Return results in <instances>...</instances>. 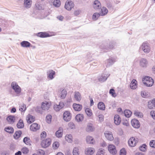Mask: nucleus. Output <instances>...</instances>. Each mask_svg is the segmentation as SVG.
<instances>
[{
	"label": "nucleus",
	"mask_w": 155,
	"mask_h": 155,
	"mask_svg": "<svg viewBox=\"0 0 155 155\" xmlns=\"http://www.w3.org/2000/svg\"><path fill=\"white\" fill-rule=\"evenodd\" d=\"M143 84L147 87L152 86L154 83L153 79L150 77L145 76L143 79Z\"/></svg>",
	"instance_id": "7ed1b4c3"
},
{
	"label": "nucleus",
	"mask_w": 155,
	"mask_h": 155,
	"mask_svg": "<svg viewBox=\"0 0 155 155\" xmlns=\"http://www.w3.org/2000/svg\"><path fill=\"white\" fill-rule=\"evenodd\" d=\"M106 138L108 140L112 141L114 140V137L112 134L111 132L109 131L105 132L104 133Z\"/></svg>",
	"instance_id": "f3484780"
},
{
	"label": "nucleus",
	"mask_w": 155,
	"mask_h": 155,
	"mask_svg": "<svg viewBox=\"0 0 155 155\" xmlns=\"http://www.w3.org/2000/svg\"><path fill=\"white\" fill-rule=\"evenodd\" d=\"M110 74L107 72H104L98 77V80L100 82L105 81L110 76Z\"/></svg>",
	"instance_id": "20e7f679"
},
{
	"label": "nucleus",
	"mask_w": 155,
	"mask_h": 155,
	"mask_svg": "<svg viewBox=\"0 0 155 155\" xmlns=\"http://www.w3.org/2000/svg\"><path fill=\"white\" fill-rule=\"evenodd\" d=\"M85 112L87 116L88 117H91L92 115V111L90 108H86L85 109Z\"/></svg>",
	"instance_id": "c03bdc74"
},
{
	"label": "nucleus",
	"mask_w": 155,
	"mask_h": 155,
	"mask_svg": "<svg viewBox=\"0 0 155 155\" xmlns=\"http://www.w3.org/2000/svg\"><path fill=\"white\" fill-rule=\"evenodd\" d=\"M48 77L51 80H52L54 78V76L55 74V72L54 71L51 70L48 71L47 72Z\"/></svg>",
	"instance_id": "bb28decb"
},
{
	"label": "nucleus",
	"mask_w": 155,
	"mask_h": 155,
	"mask_svg": "<svg viewBox=\"0 0 155 155\" xmlns=\"http://www.w3.org/2000/svg\"><path fill=\"white\" fill-rule=\"evenodd\" d=\"M140 49H141L144 53H148L150 52V48L149 44L146 42H143L140 47Z\"/></svg>",
	"instance_id": "39448f33"
},
{
	"label": "nucleus",
	"mask_w": 155,
	"mask_h": 155,
	"mask_svg": "<svg viewBox=\"0 0 155 155\" xmlns=\"http://www.w3.org/2000/svg\"><path fill=\"white\" fill-rule=\"evenodd\" d=\"M134 114L138 117L142 118L143 116L142 113L138 110L135 111L134 112Z\"/></svg>",
	"instance_id": "37998d69"
},
{
	"label": "nucleus",
	"mask_w": 155,
	"mask_h": 155,
	"mask_svg": "<svg viewBox=\"0 0 155 155\" xmlns=\"http://www.w3.org/2000/svg\"><path fill=\"white\" fill-rule=\"evenodd\" d=\"M52 119V116L50 115H47L46 117V120L47 123L50 124L51 123Z\"/></svg>",
	"instance_id": "6e6d98bb"
},
{
	"label": "nucleus",
	"mask_w": 155,
	"mask_h": 155,
	"mask_svg": "<svg viewBox=\"0 0 155 155\" xmlns=\"http://www.w3.org/2000/svg\"><path fill=\"white\" fill-rule=\"evenodd\" d=\"M109 93L113 97H115L117 96V94L115 93V90L113 88H111L110 90Z\"/></svg>",
	"instance_id": "864d4df0"
},
{
	"label": "nucleus",
	"mask_w": 155,
	"mask_h": 155,
	"mask_svg": "<svg viewBox=\"0 0 155 155\" xmlns=\"http://www.w3.org/2000/svg\"><path fill=\"white\" fill-rule=\"evenodd\" d=\"M24 125L23 120L21 119H20L17 124V127L19 129H21L24 127Z\"/></svg>",
	"instance_id": "473e14b6"
},
{
	"label": "nucleus",
	"mask_w": 155,
	"mask_h": 155,
	"mask_svg": "<svg viewBox=\"0 0 155 155\" xmlns=\"http://www.w3.org/2000/svg\"><path fill=\"white\" fill-rule=\"evenodd\" d=\"M51 140L50 138L42 140L41 143V145L42 147L46 148L48 147L51 144Z\"/></svg>",
	"instance_id": "6e6552de"
},
{
	"label": "nucleus",
	"mask_w": 155,
	"mask_h": 155,
	"mask_svg": "<svg viewBox=\"0 0 155 155\" xmlns=\"http://www.w3.org/2000/svg\"><path fill=\"white\" fill-rule=\"evenodd\" d=\"M42 110L41 107L39 106L36 107L35 109V110L36 112L38 113H40L41 114H43V111Z\"/></svg>",
	"instance_id": "49530a36"
},
{
	"label": "nucleus",
	"mask_w": 155,
	"mask_h": 155,
	"mask_svg": "<svg viewBox=\"0 0 155 155\" xmlns=\"http://www.w3.org/2000/svg\"><path fill=\"white\" fill-rule=\"evenodd\" d=\"M114 47V45L112 42H110L109 46H108L106 42H104L99 46L100 48L101 49V51L102 52H107Z\"/></svg>",
	"instance_id": "f03ea898"
},
{
	"label": "nucleus",
	"mask_w": 155,
	"mask_h": 155,
	"mask_svg": "<svg viewBox=\"0 0 155 155\" xmlns=\"http://www.w3.org/2000/svg\"><path fill=\"white\" fill-rule=\"evenodd\" d=\"M137 81L135 79H133L130 85V88L133 89H136L137 87Z\"/></svg>",
	"instance_id": "a878e982"
},
{
	"label": "nucleus",
	"mask_w": 155,
	"mask_h": 155,
	"mask_svg": "<svg viewBox=\"0 0 155 155\" xmlns=\"http://www.w3.org/2000/svg\"><path fill=\"white\" fill-rule=\"evenodd\" d=\"M146 145L144 143L139 147L140 150L143 152H145L146 150Z\"/></svg>",
	"instance_id": "3c124183"
},
{
	"label": "nucleus",
	"mask_w": 155,
	"mask_h": 155,
	"mask_svg": "<svg viewBox=\"0 0 155 155\" xmlns=\"http://www.w3.org/2000/svg\"><path fill=\"white\" fill-rule=\"evenodd\" d=\"M141 94L142 97L144 98H147L149 96L148 92L145 91H141Z\"/></svg>",
	"instance_id": "8fccbe9b"
},
{
	"label": "nucleus",
	"mask_w": 155,
	"mask_h": 155,
	"mask_svg": "<svg viewBox=\"0 0 155 155\" xmlns=\"http://www.w3.org/2000/svg\"><path fill=\"white\" fill-rule=\"evenodd\" d=\"M98 117L100 122H102L103 121L104 116L103 115L100 114L98 115Z\"/></svg>",
	"instance_id": "774afa93"
},
{
	"label": "nucleus",
	"mask_w": 155,
	"mask_h": 155,
	"mask_svg": "<svg viewBox=\"0 0 155 155\" xmlns=\"http://www.w3.org/2000/svg\"><path fill=\"white\" fill-rule=\"evenodd\" d=\"M94 129V128L93 126V124L91 123H88L86 129V131L88 132H91L93 131Z\"/></svg>",
	"instance_id": "5701e85b"
},
{
	"label": "nucleus",
	"mask_w": 155,
	"mask_h": 155,
	"mask_svg": "<svg viewBox=\"0 0 155 155\" xmlns=\"http://www.w3.org/2000/svg\"><path fill=\"white\" fill-rule=\"evenodd\" d=\"M94 149L91 147H89L86 149L85 151V154L87 155H91L94 153Z\"/></svg>",
	"instance_id": "aec40b11"
},
{
	"label": "nucleus",
	"mask_w": 155,
	"mask_h": 155,
	"mask_svg": "<svg viewBox=\"0 0 155 155\" xmlns=\"http://www.w3.org/2000/svg\"><path fill=\"white\" fill-rule=\"evenodd\" d=\"M73 155H79V149L78 147H74L73 151Z\"/></svg>",
	"instance_id": "603ef678"
},
{
	"label": "nucleus",
	"mask_w": 155,
	"mask_h": 155,
	"mask_svg": "<svg viewBox=\"0 0 155 155\" xmlns=\"http://www.w3.org/2000/svg\"><path fill=\"white\" fill-rule=\"evenodd\" d=\"M84 119V115L83 114H79L76 115L75 120L78 122L82 121Z\"/></svg>",
	"instance_id": "7c9ffc66"
},
{
	"label": "nucleus",
	"mask_w": 155,
	"mask_h": 155,
	"mask_svg": "<svg viewBox=\"0 0 155 155\" xmlns=\"http://www.w3.org/2000/svg\"><path fill=\"white\" fill-rule=\"evenodd\" d=\"M20 44L22 47L28 48L30 47L31 44L30 42L27 41H23L21 42Z\"/></svg>",
	"instance_id": "c85d7f7f"
},
{
	"label": "nucleus",
	"mask_w": 155,
	"mask_h": 155,
	"mask_svg": "<svg viewBox=\"0 0 155 155\" xmlns=\"http://www.w3.org/2000/svg\"><path fill=\"white\" fill-rule=\"evenodd\" d=\"M64 120L66 122L69 121L71 118L70 113L68 111H66L63 114V117Z\"/></svg>",
	"instance_id": "9d476101"
},
{
	"label": "nucleus",
	"mask_w": 155,
	"mask_h": 155,
	"mask_svg": "<svg viewBox=\"0 0 155 155\" xmlns=\"http://www.w3.org/2000/svg\"><path fill=\"white\" fill-rule=\"evenodd\" d=\"M150 147L155 148V140H151L150 142Z\"/></svg>",
	"instance_id": "680f3d73"
},
{
	"label": "nucleus",
	"mask_w": 155,
	"mask_h": 155,
	"mask_svg": "<svg viewBox=\"0 0 155 155\" xmlns=\"http://www.w3.org/2000/svg\"><path fill=\"white\" fill-rule=\"evenodd\" d=\"M74 4L73 2L71 1H67L64 6L65 8L68 11L71 10L73 8Z\"/></svg>",
	"instance_id": "1a4fd4ad"
},
{
	"label": "nucleus",
	"mask_w": 155,
	"mask_h": 155,
	"mask_svg": "<svg viewBox=\"0 0 155 155\" xmlns=\"http://www.w3.org/2000/svg\"><path fill=\"white\" fill-rule=\"evenodd\" d=\"M67 92L65 90H63L60 94V97L62 99H64L66 96Z\"/></svg>",
	"instance_id": "ea45409f"
},
{
	"label": "nucleus",
	"mask_w": 155,
	"mask_h": 155,
	"mask_svg": "<svg viewBox=\"0 0 155 155\" xmlns=\"http://www.w3.org/2000/svg\"><path fill=\"white\" fill-rule=\"evenodd\" d=\"M138 141V139L137 138L134 137H131L128 141V144L131 147H134L135 146Z\"/></svg>",
	"instance_id": "0eeeda50"
},
{
	"label": "nucleus",
	"mask_w": 155,
	"mask_h": 155,
	"mask_svg": "<svg viewBox=\"0 0 155 155\" xmlns=\"http://www.w3.org/2000/svg\"><path fill=\"white\" fill-rule=\"evenodd\" d=\"M132 125L135 128H138L140 126V124L139 121L136 119H132L131 122Z\"/></svg>",
	"instance_id": "f8f14e48"
},
{
	"label": "nucleus",
	"mask_w": 155,
	"mask_h": 155,
	"mask_svg": "<svg viewBox=\"0 0 155 155\" xmlns=\"http://www.w3.org/2000/svg\"><path fill=\"white\" fill-rule=\"evenodd\" d=\"M74 98L77 101H79L81 100V94L78 92H76L74 93Z\"/></svg>",
	"instance_id": "a19ab883"
},
{
	"label": "nucleus",
	"mask_w": 155,
	"mask_h": 155,
	"mask_svg": "<svg viewBox=\"0 0 155 155\" xmlns=\"http://www.w3.org/2000/svg\"><path fill=\"white\" fill-rule=\"evenodd\" d=\"M40 128V126L36 123H34L32 124L30 126V130L33 131H36Z\"/></svg>",
	"instance_id": "dca6fc26"
},
{
	"label": "nucleus",
	"mask_w": 155,
	"mask_h": 155,
	"mask_svg": "<svg viewBox=\"0 0 155 155\" xmlns=\"http://www.w3.org/2000/svg\"><path fill=\"white\" fill-rule=\"evenodd\" d=\"M86 141L87 143L89 144H93L94 141L93 138L92 137L89 136L87 137Z\"/></svg>",
	"instance_id": "2f4dec72"
},
{
	"label": "nucleus",
	"mask_w": 155,
	"mask_h": 155,
	"mask_svg": "<svg viewBox=\"0 0 155 155\" xmlns=\"http://www.w3.org/2000/svg\"><path fill=\"white\" fill-rule=\"evenodd\" d=\"M150 115L152 118L155 120V111L151 110L150 112Z\"/></svg>",
	"instance_id": "338daca9"
},
{
	"label": "nucleus",
	"mask_w": 155,
	"mask_h": 155,
	"mask_svg": "<svg viewBox=\"0 0 155 155\" xmlns=\"http://www.w3.org/2000/svg\"><path fill=\"white\" fill-rule=\"evenodd\" d=\"M120 155H126V152L124 148H122L120 151Z\"/></svg>",
	"instance_id": "e2e57ef3"
},
{
	"label": "nucleus",
	"mask_w": 155,
	"mask_h": 155,
	"mask_svg": "<svg viewBox=\"0 0 155 155\" xmlns=\"http://www.w3.org/2000/svg\"><path fill=\"white\" fill-rule=\"evenodd\" d=\"M91 54L90 52H88L86 56V58L87 59L88 61L90 62L92 61V60L91 59Z\"/></svg>",
	"instance_id": "bf43d9fd"
},
{
	"label": "nucleus",
	"mask_w": 155,
	"mask_h": 155,
	"mask_svg": "<svg viewBox=\"0 0 155 155\" xmlns=\"http://www.w3.org/2000/svg\"><path fill=\"white\" fill-rule=\"evenodd\" d=\"M37 153L38 155H44L45 154V152L42 150L39 149L37 150Z\"/></svg>",
	"instance_id": "052dcab7"
},
{
	"label": "nucleus",
	"mask_w": 155,
	"mask_h": 155,
	"mask_svg": "<svg viewBox=\"0 0 155 155\" xmlns=\"http://www.w3.org/2000/svg\"><path fill=\"white\" fill-rule=\"evenodd\" d=\"M5 130L9 134H12L14 132V129L12 127H8L5 128Z\"/></svg>",
	"instance_id": "e433bc0d"
},
{
	"label": "nucleus",
	"mask_w": 155,
	"mask_h": 155,
	"mask_svg": "<svg viewBox=\"0 0 155 155\" xmlns=\"http://www.w3.org/2000/svg\"><path fill=\"white\" fill-rule=\"evenodd\" d=\"M6 120L10 124L13 123L15 121V117L13 115H9L8 116Z\"/></svg>",
	"instance_id": "b1692460"
},
{
	"label": "nucleus",
	"mask_w": 155,
	"mask_h": 155,
	"mask_svg": "<svg viewBox=\"0 0 155 155\" xmlns=\"http://www.w3.org/2000/svg\"><path fill=\"white\" fill-rule=\"evenodd\" d=\"M26 120L28 123L30 124L34 121L35 120V118L31 115L29 114L27 116Z\"/></svg>",
	"instance_id": "412c9836"
},
{
	"label": "nucleus",
	"mask_w": 155,
	"mask_h": 155,
	"mask_svg": "<svg viewBox=\"0 0 155 155\" xmlns=\"http://www.w3.org/2000/svg\"><path fill=\"white\" fill-rule=\"evenodd\" d=\"M140 65L142 68H146L147 65L148 61L144 58L141 59L140 61Z\"/></svg>",
	"instance_id": "4468645a"
},
{
	"label": "nucleus",
	"mask_w": 155,
	"mask_h": 155,
	"mask_svg": "<svg viewBox=\"0 0 155 155\" xmlns=\"http://www.w3.org/2000/svg\"><path fill=\"white\" fill-rule=\"evenodd\" d=\"M64 105L63 102H60L58 105H54V108L56 111H58L62 108Z\"/></svg>",
	"instance_id": "a211bd4d"
},
{
	"label": "nucleus",
	"mask_w": 155,
	"mask_h": 155,
	"mask_svg": "<svg viewBox=\"0 0 155 155\" xmlns=\"http://www.w3.org/2000/svg\"><path fill=\"white\" fill-rule=\"evenodd\" d=\"M93 6L95 9H98L101 8V4L99 1L95 0L94 2Z\"/></svg>",
	"instance_id": "cd10ccee"
},
{
	"label": "nucleus",
	"mask_w": 155,
	"mask_h": 155,
	"mask_svg": "<svg viewBox=\"0 0 155 155\" xmlns=\"http://www.w3.org/2000/svg\"><path fill=\"white\" fill-rule=\"evenodd\" d=\"M50 104L48 102L45 101L42 103L41 107L43 110H48L49 108Z\"/></svg>",
	"instance_id": "ddd939ff"
},
{
	"label": "nucleus",
	"mask_w": 155,
	"mask_h": 155,
	"mask_svg": "<svg viewBox=\"0 0 155 155\" xmlns=\"http://www.w3.org/2000/svg\"><path fill=\"white\" fill-rule=\"evenodd\" d=\"M63 129L62 128L60 127L58 130H57L55 133V135L58 138L61 137L63 134Z\"/></svg>",
	"instance_id": "c756f323"
},
{
	"label": "nucleus",
	"mask_w": 155,
	"mask_h": 155,
	"mask_svg": "<svg viewBox=\"0 0 155 155\" xmlns=\"http://www.w3.org/2000/svg\"><path fill=\"white\" fill-rule=\"evenodd\" d=\"M23 142L26 145L30 146L31 145V141L30 138L27 137H25L23 140Z\"/></svg>",
	"instance_id": "c9c22d12"
},
{
	"label": "nucleus",
	"mask_w": 155,
	"mask_h": 155,
	"mask_svg": "<svg viewBox=\"0 0 155 155\" xmlns=\"http://www.w3.org/2000/svg\"><path fill=\"white\" fill-rule=\"evenodd\" d=\"M97 107L99 109L101 110H104L105 108V105L102 102H100L98 103Z\"/></svg>",
	"instance_id": "f704fd0d"
},
{
	"label": "nucleus",
	"mask_w": 155,
	"mask_h": 155,
	"mask_svg": "<svg viewBox=\"0 0 155 155\" xmlns=\"http://www.w3.org/2000/svg\"><path fill=\"white\" fill-rule=\"evenodd\" d=\"M36 35L39 37L41 38H45L50 37L51 36L48 33L46 32H41L36 34Z\"/></svg>",
	"instance_id": "9b49d317"
},
{
	"label": "nucleus",
	"mask_w": 155,
	"mask_h": 155,
	"mask_svg": "<svg viewBox=\"0 0 155 155\" xmlns=\"http://www.w3.org/2000/svg\"><path fill=\"white\" fill-rule=\"evenodd\" d=\"M117 58L116 57H111L107 59L106 61L107 67H109L112 65L116 61Z\"/></svg>",
	"instance_id": "423d86ee"
},
{
	"label": "nucleus",
	"mask_w": 155,
	"mask_h": 155,
	"mask_svg": "<svg viewBox=\"0 0 155 155\" xmlns=\"http://www.w3.org/2000/svg\"><path fill=\"white\" fill-rule=\"evenodd\" d=\"M101 16H104L108 12V10L107 8L104 7H103L101 9Z\"/></svg>",
	"instance_id": "de8ad7c7"
},
{
	"label": "nucleus",
	"mask_w": 155,
	"mask_h": 155,
	"mask_svg": "<svg viewBox=\"0 0 155 155\" xmlns=\"http://www.w3.org/2000/svg\"><path fill=\"white\" fill-rule=\"evenodd\" d=\"M108 150L110 152L113 154H115L117 153L116 147L113 145L110 144L108 146Z\"/></svg>",
	"instance_id": "2eb2a0df"
},
{
	"label": "nucleus",
	"mask_w": 155,
	"mask_h": 155,
	"mask_svg": "<svg viewBox=\"0 0 155 155\" xmlns=\"http://www.w3.org/2000/svg\"><path fill=\"white\" fill-rule=\"evenodd\" d=\"M72 136L71 134H67L65 137V139L69 143H71L72 141Z\"/></svg>",
	"instance_id": "58836bf2"
},
{
	"label": "nucleus",
	"mask_w": 155,
	"mask_h": 155,
	"mask_svg": "<svg viewBox=\"0 0 155 155\" xmlns=\"http://www.w3.org/2000/svg\"><path fill=\"white\" fill-rule=\"evenodd\" d=\"M100 16V14L99 13H95L93 15L92 18L93 20H96L98 19Z\"/></svg>",
	"instance_id": "5fc2aeb1"
},
{
	"label": "nucleus",
	"mask_w": 155,
	"mask_h": 155,
	"mask_svg": "<svg viewBox=\"0 0 155 155\" xmlns=\"http://www.w3.org/2000/svg\"><path fill=\"white\" fill-rule=\"evenodd\" d=\"M24 4L26 8H29L31 6V0H24Z\"/></svg>",
	"instance_id": "79ce46f5"
},
{
	"label": "nucleus",
	"mask_w": 155,
	"mask_h": 155,
	"mask_svg": "<svg viewBox=\"0 0 155 155\" xmlns=\"http://www.w3.org/2000/svg\"><path fill=\"white\" fill-rule=\"evenodd\" d=\"M132 114L131 111L129 110H126L124 111V115L128 118L130 117L131 116Z\"/></svg>",
	"instance_id": "4c0bfd02"
},
{
	"label": "nucleus",
	"mask_w": 155,
	"mask_h": 155,
	"mask_svg": "<svg viewBox=\"0 0 155 155\" xmlns=\"http://www.w3.org/2000/svg\"><path fill=\"white\" fill-rule=\"evenodd\" d=\"M59 143L58 142L56 141L53 144V148L56 149L58 148L59 146Z\"/></svg>",
	"instance_id": "4d7b16f0"
},
{
	"label": "nucleus",
	"mask_w": 155,
	"mask_h": 155,
	"mask_svg": "<svg viewBox=\"0 0 155 155\" xmlns=\"http://www.w3.org/2000/svg\"><path fill=\"white\" fill-rule=\"evenodd\" d=\"M73 107L74 110L77 111H80L82 108L81 104L74 103L73 105Z\"/></svg>",
	"instance_id": "393cba45"
},
{
	"label": "nucleus",
	"mask_w": 155,
	"mask_h": 155,
	"mask_svg": "<svg viewBox=\"0 0 155 155\" xmlns=\"http://www.w3.org/2000/svg\"><path fill=\"white\" fill-rule=\"evenodd\" d=\"M22 132L21 130L16 131L14 134L13 136L15 139H18L21 136Z\"/></svg>",
	"instance_id": "72a5a7b5"
},
{
	"label": "nucleus",
	"mask_w": 155,
	"mask_h": 155,
	"mask_svg": "<svg viewBox=\"0 0 155 155\" xmlns=\"http://www.w3.org/2000/svg\"><path fill=\"white\" fill-rule=\"evenodd\" d=\"M11 87L12 89L14 91L16 94L12 90L9 91L10 93L12 94L13 97L19 96V94L21 92V89L18 86L17 83L15 82H12L11 84Z\"/></svg>",
	"instance_id": "f257e3e1"
},
{
	"label": "nucleus",
	"mask_w": 155,
	"mask_h": 155,
	"mask_svg": "<svg viewBox=\"0 0 155 155\" xmlns=\"http://www.w3.org/2000/svg\"><path fill=\"white\" fill-rule=\"evenodd\" d=\"M68 125L69 127L72 129L75 128V125L73 122H70L68 124Z\"/></svg>",
	"instance_id": "0e129e2a"
},
{
	"label": "nucleus",
	"mask_w": 155,
	"mask_h": 155,
	"mask_svg": "<svg viewBox=\"0 0 155 155\" xmlns=\"http://www.w3.org/2000/svg\"><path fill=\"white\" fill-rule=\"evenodd\" d=\"M104 151L102 150H99L98 151L96 155H104Z\"/></svg>",
	"instance_id": "69168bd1"
},
{
	"label": "nucleus",
	"mask_w": 155,
	"mask_h": 155,
	"mask_svg": "<svg viewBox=\"0 0 155 155\" xmlns=\"http://www.w3.org/2000/svg\"><path fill=\"white\" fill-rule=\"evenodd\" d=\"M61 4L60 0H55L53 2V5L56 7H59Z\"/></svg>",
	"instance_id": "09e8293b"
},
{
	"label": "nucleus",
	"mask_w": 155,
	"mask_h": 155,
	"mask_svg": "<svg viewBox=\"0 0 155 155\" xmlns=\"http://www.w3.org/2000/svg\"><path fill=\"white\" fill-rule=\"evenodd\" d=\"M21 150L22 153L24 154H27L29 151L28 149L26 147H23Z\"/></svg>",
	"instance_id": "13d9d810"
},
{
	"label": "nucleus",
	"mask_w": 155,
	"mask_h": 155,
	"mask_svg": "<svg viewBox=\"0 0 155 155\" xmlns=\"http://www.w3.org/2000/svg\"><path fill=\"white\" fill-rule=\"evenodd\" d=\"M147 107L150 109H154L155 107V99H153L151 101L148 102Z\"/></svg>",
	"instance_id": "4be33fe9"
},
{
	"label": "nucleus",
	"mask_w": 155,
	"mask_h": 155,
	"mask_svg": "<svg viewBox=\"0 0 155 155\" xmlns=\"http://www.w3.org/2000/svg\"><path fill=\"white\" fill-rule=\"evenodd\" d=\"M26 109V105L23 104L19 106V110L21 112H24Z\"/></svg>",
	"instance_id": "a18cd8bd"
},
{
	"label": "nucleus",
	"mask_w": 155,
	"mask_h": 155,
	"mask_svg": "<svg viewBox=\"0 0 155 155\" xmlns=\"http://www.w3.org/2000/svg\"><path fill=\"white\" fill-rule=\"evenodd\" d=\"M114 120V123L117 125H119L120 124L121 121V118L118 114L115 115Z\"/></svg>",
	"instance_id": "6ab92c4d"
}]
</instances>
